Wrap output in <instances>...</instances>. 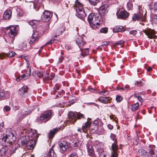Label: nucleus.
I'll use <instances>...</instances> for the list:
<instances>
[{
    "instance_id": "1",
    "label": "nucleus",
    "mask_w": 157,
    "mask_h": 157,
    "mask_svg": "<svg viewBox=\"0 0 157 157\" xmlns=\"http://www.w3.org/2000/svg\"><path fill=\"white\" fill-rule=\"evenodd\" d=\"M14 131L11 129L6 130L5 136L2 139V144L5 147L0 149V156H2L6 155L10 156L14 153V150L12 147H8V146L12 144L16 140Z\"/></svg>"
},
{
    "instance_id": "2",
    "label": "nucleus",
    "mask_w": 157,
    "mask_h": 157,
    "mask_svg": "<svg viewBox=\"0 0 157 157\" xmlns=\"http://www.w3.org/2000/svg\"><path fill=\"white\" fill-rule=\"evenodd\" d=\"M88 21L92 29H98L100 27L101 23L98 14L94 13L90 14L88 17Z\"/></svg>"
},
{
    "instance_id": "3",
    "label": "nucleus",
    "mask_w": 157,
    "mask_h": 157,
    "mask_svg": "<svg viewBox=\"0 0 157 157\" xmlns=\"http://www.w3.org/2000/svg\"><path fill=\"white\" fill-rule=\"evenodd\" d=\"M75 3V6L76 8V11L77 12V16L80 18H83L86 16V13L83 8V5L79 2L78 0H76Z\"/></svg>"
},
{
    "instance_id": "4",
    "label": "nucleus",
    "mask_w": 157,
    "mask_h": 157,
    "mask_svg": "<svg viewBox=\"0 0 157 157\" xmlns=\"http://www.w3.org/2000/svg\"><path fill=\"white\" fill-rule=\"evenodd\" d=\"M156 151L151 149L149 152H147L146 150L141 149L139 150L138 154L140 157H157L156 154Z\"/></svg>"
},
{
    "instance_id": "5",
    "label": "nucleus",
    "mask_w": 157,
    "mask_h": 157,
    "mask_svg": "<svg viewBox=\"0 0 157 157\" xmlns=\"http://www.w3.org/2000/svg\"><path fill=\"white\" fill-rule=\"evenodd\" d=\"M27 139H28L27 136L22 137L19 139L18 143L19 144H21L22 145H25L26 147H29V148L30 149H33L35 147V142L29 140L28 141Z\"/></svg>"
},
{
    "instance_id": "6",
    "label": "nucleus",
    "mask_w": 157,
    "mask_h": 157,
    "mask_svg": "<svg viewBox=\"0 0 157 157\" xmlns=\"http://www.w3.org/2000/svg\"><path fill=\"white\" fill-rule=\"evenodd\" d=\"M52 116V111L51 110H48L44 111L41 114L40 117V119L41 121L45 123L50 120Z\"/></svg>"
},
{
    "instance_id": "7",
    "label": "nucleus",
    "mask_w": 157,
    "mask_h": 157,
    "mask_svg": "<svg viewBox=\"0 0 157 157\" xmlns=\"http://www.w3.org/2000/svg\"><path fill=\"white\" fill-rule=\"evenodd\" d=\"M95 148L96 152L99 155V157H104L105 156L104 152L103 149V146L101 143L98 141H96L95 144L94 145Z\"/></svg>"
},
{
    "instance_id": "8",
    "label": "nucleus",
    "mask_w": 157,
    "mask_h": 157,
    "mask_svg": "<svg viewBox=\"0 0 157 157\" xmlns=\"http://www.w3.org/2000/svg\"><path fill=\"white\" fill-rule=\"evenodd\" d=\"M7 31H9L8 32V36L12 39L11 42L13 43L14 40V37L17 34L16 27L14 26H11Z\"/></svg>"
},
{
    "instance_id": "9",
    "label": "nucleus",
    "mask_w": 157,
    "mask_h": 157,
    "mask_svg": "<svg viewBox=\"0 0 157 157\" xmlns=\"http://www.w3.org/2000/svg\"><path fill=\"white\" fill-rule=\"evenodd\" d=\"M39 136V135L37 134V131L35 130H32L30 132L27 136V139L30 141H34L35 146L36 144V142Z\"/></svg>"
},
{
    "instance_id": "10",
    "label": "nucleus",
    "mask_w": 157,
    "mask_h": 157,
    "mask_svg": "<svg viewBox=\"0 0 157 157\" xmlns=\"http://www.w3.org/2000/svg\"><path fill=\"white\" fill-rule=\"evenodd\" d=\"M27 70L26 71L25 74H23L21 76L17 78L16 79V80L17 81L19 82L21 79L23 78L24 79V80H26L28 79L31 73V69L30 68H29V64L28 63V61L27 62Z\"/></svg>"
},
{
    "instance_id": "11",
    "label": "nucleus",
    "mask_w": 157,
    "mask_h": 157,
    "mask_svg": "<svg viewBox=\"0 0 157 157\" xmlns=\"http://www.w3.org/2000/svg\"><path fill=\"white\" fill-rule=\"evenodd\" d=\"M52 16V13L48 11L45 10L41 16V20L44 22H47L50 20Z\"/></svg>"
},
{
    "instance_id": "12",
    "label": "nucleus",
    "mask_w": 157,
    "mask_h": 157,
    "mask_svg": "<svg viewBox=\"0 0 157 157\" xmlns=\"http://www.w3.org/2000/svg\"><path fill=\"white\" fill-rule=\"evenodd\" d=\"M109 6L107 4L102 5L99 7V13L101 15L104 16L106 15L108 11Z\"/></svg>"
},
{
    "instance_id": "13",
    "label": "nucleus",
    "mask_w": 157,
    "mask_h": 157,
    "mask_svg": "<svg viewBox=\"0 0 157 157\" xmlns=\"http://www.w3.org/2000/svg\"><path fill=\"white\" fill-rule=\"evenodd\" d=\"M133 21L136 20L144 21H145V18L143 16V14H142L141 12L140 11L137 14H134L132 18Z\"/></svg>"
},
{
    "instance_id": "14",
    "label": "nucleus",
    "mask_w": 157,
    "mask_h": 157,
    "mask_svg": "<svg viewBox=\"0 0 157 157\" xmlns=\"http://www.w3.org/2000/svg\"><path fill=\"white\" fill-rule=\"evenodd\" d=\"M59 144L60 149V151L62 153L65 151L68 147L67 141L64 140H61L59 142Z\"/></svg>"
},
{
    "instance_id": "15",
    "label": "nucleus",
    "mask_w": 157,
    "mask_h": 157,
    "mask_svg": "<svg viewBox=\"0 0 157 157\" xmlns=\"http://www.w3.org/2000/svg\"><path fill=\"white\" fill-rule=\"evenodd\" d=\"M33 32L29 42L30 44H32L34 42L37 41L40 37V35L38 32L33 31Z\"/></svg>"
},
{
    "instance_id": "16",
    "label": "nucleus",
    "mask_w": 157,
    "mask_h": 157,
    "mask_svg": "<svg viewBox=\"0 0 157 157\" xmlns=\"http://www.w3.org/2000/svg\"><path fill=\"white\" fill-rule=\"evenodd\" d=\"M28 87L26 86H24L19 89V94L22 96L26 97L28 94Z\"/></svg>"
},
{
    "instance_id": "17",
    "label": "nucleus",
    "mask_w": 157,
    "mask_h": 157,
    "mask_svg": "<svg viewBox=\"0 0 157 157\" xmlns=\"http://www.w3.org/2000/svg\"><path fill=\"white\" fill-rule=\"evenodd\" d=\"M116 14L117 18L119 19H125L128 16V14L126 11H121L119 13L117 12Z\"/></svg>"
},
{
    "instance_id": "18",
    "label": "nucleus",
    "mask_w": 157,
    "mask_h": 157,
    "mask_svg": "<svg viewBox=\"0 0 157 157\" xmlns=\"http://www.w3.org/2000/svg\"><path fill=\"white\" fill-rule=\"evenodd\" d=\"M144 32L145 34L149 38H155L156 36L155 35L154 31L152 30L148 29L147 30H145Z\"/></svg>"
},
{
    "instance_id": "19",
    "label": "nucleus",
    "mask_w": 157,
    "mask_h": 157,
    "mask_svg": "<svg viewBox=\"0 0 157 157\" xmlns=\"http://www.w3.org/2000/svg\"><path fill=\"white\" fill-rule=\"evenodd\" d=\"M76 114L73 112H70L68 116L70 119V122L74 124L76 121Z\"/></svg>"
},
{
    "instance_id": "20",
    "label": "nucleus",
    "mask_w": 157,
    "mask_h": 157,
    "mask_svg": "<svg viewBox=\"0 0 157 157\" xmlns=\"http://www.w3.org/2000/svg\"><path fill=\"white\" fill-rule=\"evenodd\" d=\"M76 42L80 49L86 44V42L84 41L82 38L80 36L76 39Z\"/></svg>"
},
{
    "instance_id": "21",
    "label": "nucleus",
    "mask_w": 157,
    "mask_h": 157,
    "mask_svg": "<svg viewBox=\"0 0 157 157\" xmlns=\"http://www.w3.org/2000/svg\"><path fill=\"white\" fill-rule=\"evenodd\" d=\"M12 11L10 10H6L3 15V18L6 19L8 20L10 19L11 16Z\"/></svg>"
},
{
    "instance_id": "22",
    "label": "nucleus",
    "mask_w": 157,
    "mask_h": 157,
    "mask_svg": "<svg viewBox=\"0 0 157 157\" xmlns=\"http://www.w3.org/2000/svg\"><path fill=\"white\" fill-rule=\"evenodd\" d=\"M91 123L87 121L86 122L83 124L82 126V129L84 132H85V130L88 129L90 126Z\"/></svg>"
},
{
    "instance_id": "23",
    "label": "nucleus",
    "mask_w": 157,
    "mask_h": 157,
    "mask_svg": "<svg viewBox=\"0 0 157 157\" xmlns=\"http://www.w3.org/2000/svg\"><path fill=\"white\" fill-rule=\"evenodd\" d=\"M39 21L36 20H33L30 21L29 23L33 28H35L38 25Z\"/></svg>"
},
{
    "instance_id": "24",
    "label": "nucleus",
    "mask_w": 157,
    "mask_h": 157,
    "mask_svg": "<svg viewBox=\"0 0 157 157\" xmlns=\"http://www.w3.org/2000/svg\"><path fill=\"white\" fill-rule=\"evenodd\" d=\"M33 75L36 78H41L44 76L43 73L42 72L39 71H36L33 73Z\"/></svg>"
},
{
    "instance_id": "25",
    "label": "nucleus",
    "mask_w": 157,
    "mask_h": 157,
    "mask_svg": "<svg viewBox=\"0 0 157 157\" xmlns=\"http://www.w3.org/2000/svg\"><path fill=\"white\" fill-rule=\"evenodd\" d=\"M87 146L88 154L90 155H93L94 153L93 147L89 145V144H87Z\"/></svg>"
},
{
    "instance_id": "26",
    "label": "nucleus",
    "mask_w": 157,
    "mask_h": 157,
    "mask_svg": "<svg viewBox=\"0 0 157 157\" xmlns=\"http://www.w3.org/2000/svg\"><path fill=\"white\" fill-rule=\"evenodd\" d=\"M98 100L103 103H106L109 101V99L107 97H102L100 98Z\"/></svg>"
},
{
    "instance_id": "27",
    "label": "nucleus",
    "mask_w": 157,
    "mask_h": 157,
    "mask_svg": "<svg viewBox=\"0 0 157 157\" xmlns=\"http://www.w3.org/2000/svg\"><path fill=\"white\" fill-rule=\"evenodd\" d=\"M30 107L27 108L26 107L24 108L21 111V113L23 115H26L31 112V110L30 109Z\"/></svg>"
},
{
    "instance_id": "28",
    "label": "nucleus",
    "mask_w": 157,
    "mask_h": 157,
    "mask_svg": "<svg viewBox=\"0 0 157 157\" xmlns=\"http://www.w3.org/2000/svg\"><path fill=\"white\" fill-rule=\"evenodd\" d=\"M123 30V27L122 26H117L114 27L113 29L114 32L117 33L121 32Z\"/></svg>"
},
{
    "instance_id": "29",
    "label": "nucleus",
    "mask_w": 157,
    "mask_h": 157,
    "mask_svg": "<svg viewBox=\"0 0 157 157\" xmlns=\"http://www.w3.org/2000/svg\"><path fill=\"white\" fill-rule=\"evenodd\" d=\"M48 154L50 157H56V154L52 148L50 149Z\"/></svg>"
},
{
    "instance_id": "30",
    "label": "nucleus",
    "mask_w": 157,
    "mask_h": 157,
    "mask_svg": "<svg viewBox=\"0 0 157 157\" xmlns=\"http://www.w3.org/2000/svg\"><path fill=\"white\" fill-rule=\"evenodd\" d=\"M89 53V50L88 48L83 49L81 52V56L82 58L84 57L85 56Z\"/></svg>"
},
{
    "instance_id": "31",
    "label": "nucleus",
    "mask_w": 157,
    "mask_h": 157,
    "mask_svg": "<svg viewBox=\"0 0 157 157\" xmlns=\"http://www.w3.org/2000/svg\"><path fill=\"white\" fill-rule=\"evenodd\" d=\"M58 131V129L57 128H55L53 130H52L49 133V138H52L56 132H57Z\"/></svg>"
},
{
    "instance_id": "32",
    "label": "nucleus",
    "mask_w": 157,
    "mask_h": 157,
    "mask_svg": "<svg viewBox=\"0 0 157 157\" xmlns=\"http://www.w3.org/2000/svg\"><path fill=\"white\" fill-rule=\"evenodd\" d=\"M139 106V104L137 102L132 105L131 110L133 111H135L138 109Z\"/></svg>"
},
{
    "instance_id": "33",
    "label": "nucleus",
    "mask_w": 157,
    "mask_h": 157,
    "mask_svg": "<svg viewBox=\"0 0 157 157\" xmlns=\"http://www.w3.org/2000/svg\"><path fill=\"white\" fill-rule=\"evenodd\" d=\"M112 149L113 150L112 152H117L118 150V147L116 144L115 142L113 144L112 146Z\"/></svg>"
},
{
    "instance_id": "34",
    "label": "nucleus",
    "mask_w": 157,
    "mask_h": 157,
    "mask_svg": "<svg viewBox=\"0 0 157 157\" xmlns=\"http://www.w3.org/2000/svg\"><path fill=\"white\" fill-rule=\"evenodd\" d=\"M134 1L129 0L127 4V7L129 10H132L133 7L132 2Z\"/></svg>"
},
{
    "instance_id": "35",
    "label": "nucleus",
    "mask_w": 157,
    "mask_h": 157,
    "mask_svg": "<svg viewBox=\"0 0 157 157\" xmlns=\"http://www.w3.org/2000/svg\"><path fill=\"white\" fill-rule=\"evenodd\" d=\"M151 21L152 22L155 24L157 23V15L155 14L152 16Z\"/></svg>"
},
{
    "instance_id": "36",
    "label": "nucleus",
    "mask_w": 157,
    "mask_h": 157,
    "mask_svg": "<svg viewBox=\"0 0 157 157\" xmlns=\"http://www.w3.org/2000/svg\"><path fill=\"white\" fill-rule=\"evenodd\" d=\"M5 91L3 90L0 91V100H2L4 98Z\"/></svg>"
},
{
    "instance_id": "37",
    "label": "nucleus",
    "mask_w": 157,
    "mask_h": 157,
    "mask_svg": "<svg viewBox=\"0 0 157 157\" xmlns=\"http://www.w3.org/2000/svg\"><path fill=\"white\" fill-rule=\"evenodd\" d=\"M90 3L92 5L95 6L98 2V0H88Z\"/></svg>"
},
{
    "instance_id": "38",
    "label": "nucleus",
    "mask_w": 157,
    "mask_h": 157,
    "mask_svg": "<svg viewBox=\"0 0 157 157\" xmlns=\"http://www.w3.org/2000/svg\"><path fill=\"white\" fill-rule=\"evenodd\" d=\"M10 105L13 108V109L15 111L18 110L20 109V107L18 106L14 105L12 104H10Z\"/></svg>"
},
{
    "instance_id": "39",
    "label": "nucleus",
    "mask_w": 157,
    "mask_h": 157,
    "mask_svg": "<svg viewBox=\"0 0 157 157\" xmlns=\"http://www.w3.org/2000/svg\"><path fill=\"white\" fill-rule=\"evenodd\" d=\"M101 33H106L108 32V29L107 28H101L100 30Z\"/></svg>"
},
{
    "instance_id": "40",
    "label": "nucleus",
    "mask_w": 157,
    "mask_h": 157,
    "mask_svg": "<svg viewBox=\"0 0 157 157\" xmlns=\"http://www.w3.org/2000/svg\"><path fill=\"white\" fill-rule=\"evenodd\" d=\"M15 54V53L13 51L8 52L7 54V55L8 57H13Z\"/></svg>"
},
{
    "instance_id": "41",
    "label": "nucleus",
    "mask_w": 157,
    "mask_h": 157,
    "mask_svg": "<svg viewBox=\"0 0 157 157\" xmlns=\"http://www.w3.org/2000/svg\"><path fill=\"white\" fill-rule=\"evenodd\" d=\"M99 94L102 95H107L109 93L108 91L103 90L99 92Z\"/></svg>"
},
{
    "instance_id": "42",
    "label": "nucleus",
    "mask_w": 157,
    "mask_h": 157,
    "mask_svg": "<svg viewBox=\"0 0 157 157\" xmlns=\"http://www.w3.org/2000/svg\"><path fill=\"white\" fill-rule=\"evenodd\" d=\"M30 3L29 6L31 7H33L34 9H36V4H35L32 1H29Z\"/></svg>"
},
{
    "instance_id": "43",
    "label": "nucleus",
    "mask_w": 157,
    "mask_h": 157,
    "mask_svg": "<svg viewBox=\"0 0 157 157\" xmlns=\"http://www.w3.org/2000/svg\"><path fill=\"white\" fill-rule=\"evenodd\" d=\"M62 32L60 31V29H58L56 31V35L54 36L55 37H56L62 34Z\"/></svg>"
},
{
    "instance_id": "44",
    "label": "nucleus",
    "mask_w": 157,
    "mask_h": 157,
    "mask_svg": "<svg viewBox=\"0 0 157 157\" xmlns=\"http://www.w3.org/2000/svg\"><path fill=\"white\" fill-rule=\"evenodd\" d=\"M76 115L77 116V119H80L81 118H83L84 117L83 114L79 113H77Z\"/></svg>"
},
{
    "instance_id": "45",
    "label": "nucleus",
    "mask_w": 157,
    "mask_h": 157,
    "mask_svg": "<svg viewBox=\"0 0 157 157\" xmlns=\"http://www.w3.org/2000/svg\"><path fill=\"white\" fill-rule=\"evenodd\" d=\"M135 97L138 100H139L140 101L142 102L143 101V100L141 97L139 96L137 94H135Z\"/></svg>"
},
{
    "instance_id": "46",
    "label": "nucleus",
    "mask_w": 157,
    "mask_h": 157,
    "mask_svg": "<svg viewBox=\"0 0 157 157\" xmlns=\"http://www.w3.org/2000/svg\"><path fill=\"white\" fill-rule=\"evenodd\" d=\"M122 97L121 96L119 95L117 96L116 98V100L117 102H120L121 100H122Z\"/></svg>"
},
{
    "instance_id": "47",
    "label": "nucleus",
    "mask_w": 157,
    "mask_h": 157,
    "mask_svg": "<svg viewBox=\"0 0 157 157\" xmlns=\"http://www.w3.org/2000/svg\"><path fill=\"white\" fill-rule=\"evenodd\" d=\"M152 9L154 10V11L157 13V3L155 2L154 3V7Z\"/></svg>"
},
{
    "instance_id": "48",
    "label": "nucleus",
    "mask_w": 157,
    "mask_h": 157,
    "mask_svg": "<svg viewBox=\"0 0 157 157\" xmlns=\"http://www.w3.org/2000/svg\"><path fill=\"white\" fill-rule=\"evenodd\" d=\"M117 152H112L111 157H117Z\"/></svg>"
},
{
    "instance_id": "49",
    "label": "nucleus",
    "mask_w": 157,
    "mask_h": 157,
    "mask_svg": "<svg viewBox=\"0 0 157 157\" xmlns=\"http://www.w3.org/2000/svg\"><path fill=\"white\" fill-rule=\"evenodd\" d=\"M110 137L114 141L116 140L115 135L113 134H112L110 136Z\"/></svg>"
},
{
    "instance_id": "50",
    "label": "nucleus",
    "mask_w": 157,
    "mask_h": 157,
    "mask_svg": "<svg viewBox=\"0 0 157 157\" xmlns=\"http://www.w3.org/2000/svg\"><path fill=\"white\" fill-rule=\"evenodd\" d=\"M4 109L6 112L9 111L10 110V108L8 106H6L4 108Z\"/></svg>"
},
{
    "instance_id": "51",
    "label": "nucleus",
    "mask_w": 157,
    "mask_h": 157,
    "mask_svg": "<svg viewBox=\"0 0 157 157\" xmlns=\"http://www.w3.org/2000/svg\"><path fill=\"white\" fill-rule=\"evenodd\" d=\"M69 157H78V156L75 153H73L71 154Z\"/></svg>"
},
{
    "instance_id": "52",
    "label": "nucleus",
    "mask_w": 157,
    "mask_h": 157,
    "mask_svg": "<svg viewBox=\"0 0 157 157\" xmlns=\"http://www.w3.org/2000/svg\"><path fill=\"white\" fill-rule=\"evenodd\" d=\"M23 12L21 10L18 11V13L17 14V16L19 17H22L23 14Z\"/></svg>"
},
{
    "instance_id": "53",
    "label": "nucleus",
    "mask_w": 157,
    "mask_h": 157,
    "mask_svg": "<svg viewBox=\"0 0 157 157\" xmlns=\"http://www.w3.org/2000/svg\"><path fill=\"white\" fill-rule=\"evenodd\" d=\"M130 33L133 35H135L137 33V31L136 30H132L129 32Z\"/></svg>"
},
{
    "instance_id": "54",
    "label": "nucleus",
    "mask_w": 157,
    "mask_h": 157,
    "mask_svg": "<svg viewBox=\"0 0 157 157\" xmlns=\"http://www.w3.org/2000/svg\"><path fill=\"white\" fill-rule=\"evenodd\" d=\"M45 77L44 78V79H47L48 80H49V75L47 73H46V74H45Z\"/></svg>"
},
{
    "instance_id": "55",
    "label": "nucleus",
    "mask_w": 157,
    "mask_h": 157,
    "mask_svg": "<svg viewBox=\"0 0 157 157\" xmlns=\"http://www.w3.org/2000/svg\"><path fill=\"white\" fill-rule=\"evenodd\" d=\"M54 40L55 39H53L50 40L48 42L46 43L45 45H47L48 44H51L53 43L54 41Z\"/></svg>"
},
{
    "instance_id": "56",
    "label": "nucleus",
    "mask_w": 157,
    "mask_h": 157,
    "mask_svg": "<svg viewBox=\"0 0 157 157\" xmlns=\"http://www.w3.org/2000/svg\"><path fill=\"white\" fill-rule=\"evenodd\" d=\"M63 59V58L62 56H61L59 58L58 63H61Z\"/></svg>"
},
{
    "instance_id": "57",
    "label": "nucleus",
    "mask_w": 157,
    "mask_h": 157,
    "mask_svg": "<svg viewBox=\"0 0 157 157\" xmlns=\"http://www.w3.org/2000/svg\"><path fill=\"white\" fill-rule=\"evenodd\" d=\"M124 41L123 40H120V41H118L116 43V44H122L124 43Z\"/></svg>"
},
{
    "instance_id": "58",
    "label": "nucleus",
    "mask_w": 157,
    "mask_h": 157,
    "mask_svg": "<svg viewBox=\"0 0 157 157\" xmlns=\"http://www.w3.org/2000/svg\"><path fill=\"white\" fill-rule=\"evenodd\" d=\"M20 57L24 59L26 61V62L27 61H28V62H29V61H27V59H28L27 57L25 56H23V55H21V56H20Z\"/></svg>"
},
{
    "instance_id": "59",
    "label": "nucleus",
    "mask_w": 157,
    "mask_h": 157,
    "mask_svg": "<svg viewBox=\"0 0 157 157\" xmlns=\"http://www.w3.org/2000/svg\"><path fill=\"white\" fill-rule=\"evenodd\" d=\"M108 128L110 129V130H112V129H113V126L111 125V124H108Z\"/></svg>"
},
{
    "instance_id": "60",
    "label": "nucleus",
    "mask_w": 157,
    "mask_h": 157,
    "mask_svg": "<svg viewBox=\"0 0 157 157\" xmlns=\"http://www.w3.org/2000/svg\"><path fill=\"white\" fill-rule=\"evenodd\" d=\"M4 124L3 123H2V124H0V131L4 127Z\"/></svg>"
},
{
    "instance_id": "61",
    "label": "nucleus",
    "mask_w": 157,
    "mask_h": 157,
    "mask_svg": "<svg viewBox=\"0 0 157 157\" xmlns=\"http://www.w3.org/2000/svg\"><path fill=\"white\" fill-rule=\"evenodd\" d=\"M49 80L52 79H53V78L54 77V75H53L52 74L50 76H49Z\"/></svg>"
},
{
    "instance_id": "62",
    "label": "nucleus",
    "mask_w": 157,
    "mask_h": 157,
    "mask_svg": "<svg viewBox=\"0 0 157 157\" xmlns=\"http://www.w3.org/2000/svg\"><path fill=\"white\" fill-rule=\"evenodd\" d=\"M4 57V55L0 53V59H2Z\"/></svg>"
},
{
    "instance_id": "63",
    "label": "nucleus",
    "mask_w": 157,
    "mask_h": 157,
    "mask_svg": "<svg viewBox=\"0 0 157 157\" xmlns=\"http://www.w3.org/2000/svg\"><path fill=\"white\" fill-rule=\"evenodd\" d=\"M139 82L138 81H136L135 83V85L136 86H139Z\"/></svg>"
},
{
    "instance_id": "64",
    "label": "nucleus",
    "mask_w": 157,
    "mask_h": 157,
    "mask_svg": "<svg viewBox=\"0 0 157 157\" xmlns=\"http://www.w3.org/2000/svg\"><path fill=\"white\" fill-rule=\"evenodd\" d=\"M152 70V69L151 67H148V69H147V71H151Z\"/></svg>"
}]
</instances>
